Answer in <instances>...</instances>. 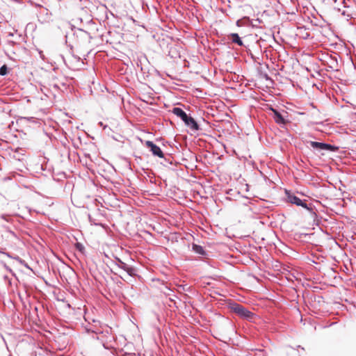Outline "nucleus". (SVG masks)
Segmentation results:
<instances>
[{
	"instance_id": "nucleus-34",
	"label": "nucleus",
	"mask_w": 356,
	"mask_h": 356,
	"mask_svg": "<svg viewBox=\"0 0 356 356\" xmlns=\"http://www.w3.org/2000/svg\"><path fill=\"white\" fill-rule=\"evenodd\" d=\"M34 54H36L35 51H33V54H32V56H33ZM34 57H36V55H34Z\"/></svg>"
},
{
	"instance_id": "nucleus-1",
	"label": "nucleus",
	"mask_w": 356,
	"mask_h": 356,
	"mask_svg": "<svg viewBox=\"0 0 356 356\" xmlns=\"http://www.w3.org/2000/svg\"><path fill=\"white\" fill-rule=\"evenodd\" d=\"M36 46L29 49L25 46H6L4 49L6 56L12 60H21L24 63L29 62V58L32 56L33 51L37 53L42 59H44V56L42 51L35 48Z\"/></svg>"
},
{
	"instance_id": "nucleus-17",
	"label": "nucleus",
	"mask_w": 356,
	"mask_h": 356,
	"mask_svg": "<svg viewBox=\"0 0 356 356\" xmlns=\"http://www.w3.org/2000/svg\"><path fill=\"white\" fill-rule=\"evenodd\" d=\"M14 259L17 260L19 264L25 266L26 268L29 269L30 270H33L32 268L29 266V264L22 259H21L19 256H15V257H13Z\"/></svg>"
},
{
	"instance_id": "nucleus-31",
	"label": "nucleus",
	"mask_w": 356,
	"mask_h": 356,
	"mask_svg": "<svg viewBox=\"0 0 356 356\" xmlns=\"http://www.w3.org/2000/svg\"><path fill=\"white\" fill-rule=\"evenodd\" d=\"M3 250H4V248H2L0 247V253L3 254V252H5Z\"/></svg>"
},
{
	"instance_id": "nucleus-11",
	"label": "nucleus",
	"mask_w": 356,
	"mask_h": 356,
	"mask_svg": "<svg viewBox=\"0 0 356 356\" xmlns=\"http://www.w3.org/2000/svg\"><path fill=\"white\" fill-rule=\"evenodd\" d=\"M236 24L238 26H245L249 29H252L257 26V24L253 23V20H251L249 17H246L238 19L236 22Z\"/></svg>"
},
{
	"instance_id": "nucleus-24",
	"label": "nucleus",
	"mask_w": 356,
	"mask_h": 356,
	"mask_svg": "<svg viewBox=\"0 0 356 356\" xmlns=\"http://www.w3.org/2000/svg\"><path fill=\"white\" fill-rule=\"evenodd\" d=\"M3 266H4V268H5L8 271H9V272H10V273H13L12 269H11L9 266H8L6 264H3Z\"/></svg>"
},
{
	"instance_id": "nucleus-28",
	"label": "nucleus",
	"mask_w": 356,
	"mask_h": 356,
	"mask_svg": "<svg viewBox=\"0 0 356 356\" xmlns=\"http://www.w3.org/2000/svg\"><path fill=\"white\" fill-rule=\"evenodd\" d=\"M252 20H253V23L256 24L257 25L258 23H260V20L259 19H252Z\"/></svg>"
},
{
	"instance_id": "nucleus-32",
	"label": "nucleus",
	"mask_w": 356,
	"mask_h": 356,
	"mask_svg": "<svg viewBox=\"0 0 356 356\" xmlns=\"http://www.w3.org/2000/svg\"><path fill=\"white\" fill-rule=\"evenodd\" d=\"M117 284L119 285V284H122V282L120 281V282H117Z\"/></svg>"
},
{
	"instance_id": "nucleus-3",
	"label": "nucleus",
	"mask_w": 356,
	"mask_h": 356,
	"mask_svg": "<svg viewBox=\"0 0 356 356\" xmlns=\"http://www.w3.org/2000/svg\"><path fill=\"white\" fill-rule=\"evenodd\" d=\"M162 51L164 54H168V56L175 62H178V60H182L184 63V66L189 63L186 60L187 51L184 46H164Z\"/></svg>"
},
{
	"instance_id": "nucleus-29",
	"label": "nucleus",
	"mask_w": 356,
	"mask_h": 356,
	"mask_svg": "<svg viewBox=\"0 0 356 356\" xmlns=\"http://www.w3.org/2000/svg\"><path fill=\"white\" fill-rule=\"evenodd\" d=\"M53 87L56 89H60L59 86L57 83L54 84Z\"/></svg>"
},
{
	"instance_id": "nucleus-16",
	"label": "nucleus",
	"mask_w": 356,
	"mask_h": 356,
	"mask_svg": "<svg viewBox=\"0 0 356 356\" xmlns=\"http://www.w3.org/2000/svg\"><path fill=\"white\" fill-rule=\"evenodd\" d=\"M227 40L236 44H243L238 33H231L228 35Z\"/></svg>"
},
{
	"instance_id": "nucleus-10",
	"label": "nucleus",
	"mask_w": 356,
	"mask_h": 356,
	"mask_svg": "<svg viewBox=\"0 0 356 356\" xmlns=\"http://www.w3.org/2000/svg\"><path fill=\"white\" fill-rule=\"evenodd\" d=\"M183 122L186 127L193 131H197L201 129L197 122L190 115H188Z\"/></svg>"
},
{
	"instance_id": "nucleus-19",
	"label": "nucleus",
	"mask_w": 356,
	"mask_h": 356,
	"mask_svg": "<svg viewBox=\"0 0 356 356\" xmlns=\"http://www.w3.org/2000/svg\"><path fill=\"white\" fill-rule=\"evenodd\" d=\"M75 248H76V249L78 251H79V252H81L82 253L85 250V248H84L83 245L82 243H79V242L75 244Z\"/></svg>"
},
{
	"instance_id": "nucleus-7",
	"label": "nucleus",
	"mask_w": 356,
	"mask_h": 356,
	"mask_svg": "<svg viewBox=\"0 0 356 356\" xmlns=\"http://www.w3.org/2000/svg\"><path fill=\"white\" fill-rule=\"evenodd\" d=\"M338 58L340 57L337 54H334V55L325 56V58L326 60H321L325 63V64L327 65V67L330 68L333 71H337L338 67H339Z\"/></svg>"
},
{
	"instance_id": "nucleus-33",
	"label": "nucleus",
	"mask_w": 356,
	"mask_h": 356,
	"mask_svg": "<svg viewBox=\"0 0 356 356\" xmlns=\"http://www.w3.org/2000/svg\"><path fill=\"white\" fill-rule=\"evenodd\" d=\"M129 356H136V355L135 354H130V355H129Z\"/></svg>"
},
{
	"instance_id": "nucleus-15",
	"label": "nucleus",
	"mask_w": 356,
	"mask_h": 356,
	"mask_svg": "<svg viewBox=\"0 0 356 356\" xmlns=\"http://www.w3.org/2000/svg\"><path fill=\"white\" fill-rule=\"evenodd\" d=\"M257 74L259 78L264 79L266 81H272L271 78L268 76L265 67L259 66L257 67Z\"/></svg>"
},
{
	"instance_id": "nucleus-35",
	"label": "nucleus",
	"mask_w": 356,
	"mask_h": 356,
	"mask_svg": "<svg viewBox=\"0 0 356 356\" xmlns=\"http://www.w3.org/2000/svg\"><path fill=\"white\" fill-rule=\"evenodd\" d=\"M72 47H73V46H70V49H71L72 51L73 50V49H72Z\"/></svg>"
},
{
	"instance_id": "nucleus-25",
	"label": "nucleus",
	"mask_w": 356,
	"mask_h": 356,
	"mask_svg": "<svg viewBox=\"0 0 356 356\" xmlns=\"http://www.w3.org/2000/svg\"><path fill=\"white\" fill-rule=\"evenodd\" d=\"M249 51H250V54L251 57L252 58H254V59H259V56L253 55V54L251 51V49H249Z\"/></svg>"
},
{
	"instance_id": "nucleus-26",
	"label": "nucleus",
	"mask_w": 356,
	"mask_h": 356,
	"mask_svg": "<svg viewBox=\"0 0 356 356\" xmlns=\"http://www.w3.org/2000/svg\"><path fill=\"white\" fill-rule=\"evenodd\" d=\"M3 254H5V255H6V256H7L8 257H9V258H12V259H13V257H13V256H12L9 252H3Z\"/></svg>"
},
{
	"instance_id": "nucleus-21",
	"label": "nucleus",
	"mask_w": 356,
	"mask_h": 356,
	"mask_svg": "<svg viewBox=\"0 0 356 356\" xmlns=\"http://www.w3.org/2000/svg\"><path fill=\"white\" fill-rule=\"evenodd\" d=\"M182 289L185 291H191V286H188V285H181L180 286Z\"/></svg>"
},
{
	"instance_id": "nucleus-12",
	"label": "nucleus",
	"mask_w": 356,
	"mask_h": 356,
	"mask_svg": "<svg viewBox=\"0 0 356 356\" xmlns=\"http://www.w3.org/2000/svg\"><path fill=\"white\" fill-rule=\"evenodd\" d=\"M277 47L279 48V49H275V50L276 51H277L278 59L280 60L285 61V60L289 56L288 51L285 48L286 46H277Z\"/></svg>"
},
{
	"instance_id": "nucleus-2",
	"label": "nucleus",
	"mask_w": 356,
	"mask_h": 356,
	"mask_svg": "<svg viewBox=\"0 0 356 356\" xmlns=\"http://www.w3.org/2000/svg\"><path fill=\"white\" fill-rule=\"evenodd\" d=\"M111 272L115 275H118L122 280L126 281L124 274L131 277L138 275L137 269L134 266L124 262L118 257H114L111 261Z\"/></svg>"
},
{
	"instance_id": "nucleus-13",
	"label": "nucleus",
	"mask_w": 356,
	"mask_h": 356,
	"mask_svg": "<svg viewBox=\"0 0 356 356\" xmlns=\"http://www.w3.org/2000/svg\"><path fill=\"white\" fill-rule=\"evenodd\" d=\"M172 113L179 118L182 122L185 120V119L188 117V114H187L180 107H174L172 109Z\"/></svg>"
},
{
	"instance_id": "nucleus-27",
	"label": "nucleus",
	"mask_w": 356,
	"mask_h": 356,
	"mask_svg": "<svg viewBox=\"0 0 356 356\" xmlns=\"http://www.w3.org/2000/svg\"><path fill=\"white\" fill-rule=\"evenodd\" d=\"M72 56L74 57L75 59H77V60H80L81 59V56L74 55L72 54Z\"/></svg>"
},
{
	"instance_id": "nucleus-6",
	"label": "nucleus",
	"mask_w": 356,
	"mask_h": 356,
	"mask_svg": "<svg viewBox=\"0 0 356 356\" xmlns=\"http://www.w3.org/2000/svg\"><path fill=\"white\" fill-rule=\"evenodd\" d=\"M307 143L309 144L310 146L315 149L325 150L331 152H336L339 150V147L331 145L330 143L312 140L307 141Z\"/></svg>"
},
{
	"instance_id": "nucleus-22",
	"label": "nucleus",
	"mask_w": 356,
	"mask_h": 356,
	"mask_svg": "<svg viewBox=\"0 0 356 356\" xmlns=\"http://www.w3.org/2000/svg\"><path fill=\"white\" fill-rule=\"evenodd\" d=\"M99 125L102 127L104 130H106V129L111 130V128L108 127L107 125L104 124L102 122H99Z\"/></svg>"
},
{
	"instance_id": "nucleus-14",
	"label": "nucleus",
	"mask_w": 356,
	"mask_h": 356,
	"mask_svg": "<svg viewBox=\"0 0 356 356\" xmlns=\"http://www.w3.org/2000/svg\"><path fill=\"white\" fill-rule=\"evenodd\" d=\"M191 248H192V251L194 252L197 254L202 255V256L207 255V251L200 245L193 243L191 245Z\"/></svg>"
},
{
	"instance_id": "nucleus-5",
	"label": "nucleus",
	"mask_w": 356,
	"mask_h": 356,
	"mask_svg": "<svg viewBox=\"0 0 356 356\" xmlns=\"http://www.w3.org/2000/svg\"><path fill=\"white\" fill-rule=\"evenodd\" d=\"M228 308L238 317L247 321H252L255 316V314L248 308L236 302H229Z\"/></svg>"
},
{
	"instance_id": "nucleus-8",
	"label": "nucleus",
	"mask_w": 356,
	"mask_h": 356,
	"mask_svg": "<svg viewBox=\"0 0 356 356\" xmlns=\"http://www.w3.org/2000/svg\"><path fill=\"white\" fill-rule=\"evenodd\" d=\"M269 109L273 112V118L274 121L281 127L285 126L289 121L286 119L283 115L276 108L270 106Z\"/></svg>"
},
{
	"instance_id": "nucleus-23",
	"label": "nucleus",
	"mask_w": 356,
	"mask_h": 356,
	"mask_svg": "<svg viewBox=\"0 0 356 356\" xmlns=\"http://www.w3.org/2000/svg\"><path fill=\"white\" fill-rule=\"evenodd\" d=\"M1 218L6 221H8V218H10V216L8 215L3 214L1 216Z\"/></svg>"
},
{
	"instance_id": "nucleus-30",
	"label": "nucleus",
	"mask_w": 356,
	"mask_h": 356,
	"mask_svg": "<svg viewBox=\"0 0 356 356\" xmlns=\"http://www.w3.org/2000/svg\"><path fill=\"white\" fill-rule=\"evenodd\" d=\"M261 47H262L261 45H259V46H252V47H255L258 50L260 49L261 51Z\"/></svg>"
},
{
	"instance_id": "nucleus-4",
	"label": "nucleus",
	"mask_w": 356,
	"mask_h": 356,
	"mask_svg": "<svg viewBox=\"0 0 356 356\" xmlns=\"http://www.w3.org/2000/svg\"><path fill=\"white\" fill-rule=\"evenodd\" d=\"M286 195L289 202L307 209L314 220L317 218L318 216L315 207L312 203H309V204H307L306 200H301L300 197L293 193H290L287 190H286Z\"/></svg>"
},
{
	"instance_id": "nucleus-20",
	"label": "nucleus",
	"mask_w": 356,
	"mask_h": 356,
	"mask_svg": "<svg viewBox=\"0 0 356 356\" xmlns=\"http://www.w3.org/2000/svg\"><path fill=\"white\" fill-rule=\"evenodd\" d=\"M163 159V162H162L161 164H163V165L167 166L168 164H170V165L172 164V161L170 160V159H167L165 156Z\"/></svg>"
},
{
	"instance_id": "nucleus-9",
	"label": "nucleus",
	"mask_w": 356,
	"mask_h": 356,
	"mask_svg": "<svg viewBox=\"0 0 356 356\" xmlns=\"http://www.w3.org/2000/svg\"><path fill=\"white\" fill-rule=\"evenodd\" d=\"M145 146L149 148L153 156H158L159 158H164V154L163 151L160 147L154 143V142L151 140H146Z\"/></svg>"
},
{
	"instance_id": "nucleus-18",
	"label": "nucleus",
	"mask_w": 356,
	"mask_h": 356,
	"mask_svg": "<svg viewBox=\"0 0 356 356\" xmlns=\"http://www.w3.org/2000/svg\"><path fill=\"white\" fill-rule=\"evenodd\" d=\"M8 73V66L4 64L0 67V75L1 76H6Z\"/></svg>"
}]
</instances>
